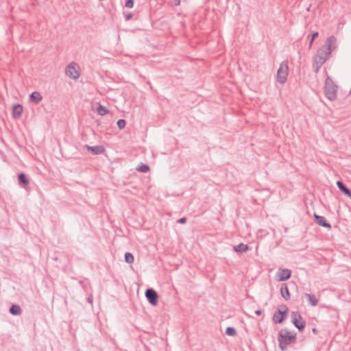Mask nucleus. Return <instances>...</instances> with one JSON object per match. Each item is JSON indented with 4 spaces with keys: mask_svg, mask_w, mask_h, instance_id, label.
<instances>
[{
    "mask_svg": "<svg viewBox=\"0 0 351 351\" xmlns=\"http://www.w3.org/2000/svg\"><path fill=\"white\" fill-rule=\"evenodd\" d=\"M9 312L12 315H20L22 313V309L18 304H13L10 308Z\"/></svg>",
    "mask_w": 351,
    "mask_h": 351,
    "instance_id": "2eb2a0df",
    "label": "nucleus"
},
{
    "mask_svg": "<svg viewBox=\"0 0 351 351\" xmlns=\"http://www.w3.org/2000/svg\"><path fill=\"white\" fill-rule=\"evenodd\" d=\"M337 86L333 80L328 76L325 80L324 92L326 97L330 101H333L337 97Z\"/></svg>",
    "mask_w": 351,
    "mask_h": 351,
    "instance_id": "7ed1b4c3",
    "label": "nucleus"
},
{
    "mask_svg": "<svg viewBox=\"0 0 351 351\" xmlns=\"http://www.w3.org/2000/svg\"><path fill=\"white\" fill-rule=\"evenodd\" d=\"M145 295L150 304L156 306L158 304V295L154 289H147Z\"/></svg>",
    "mask_w": 351,
    "mask_h": 351,
    "instance_id": "6e6552de",
    "label": "nucleus"
},
{
    "mask_svg": "<svg viewBox=\"0 0 351 351\" xmlns=\"http://www.w3.org/2000/svg\"><path fill=\"white\" fill-rule=\"evenodd\" d=\"M23 106L20 104H15L12 108V116L14 119L19 118L23 112Z\"/></svg>",
    "mask_w": 351,
    "mask_h": 351,
    "instance_id": "f8f14e48",
    "label": "nucleus"
},
{
    "mask_svg": "<svg viewBox=\"0 0 351 351\" xmlns=\"http://www.w3.org/2000/svg\"><path fill=\"white\" fill-rule=\"evenodd\" d=\"M335 41L336 38L334 36L328 37L324 45L318 49L313 61L318 62V64L321 63L324 64L331 53V47L332 45L335 43Z\"/></svg>",
    "mask_w": 351,
    "mask_h": 351,
    "instance_id": "f257e3e1",
    "label": "nucleus"
},
{
    "mask_svg": "<svg viewBox=\"0 0 351 351\" xmlns=\"http://www.w3.org/2000/svg\"><path fill=\"white\" fill-rule=\"evenodd\" d=\"M42 99L43 97L38 92H33L29 95V100L36 104H38L42 100Z\"/></svg>",
    "mask_w": 351,
    "mask_h": 351,
    "instance_id": "4468645a",
    "label": "nucleus"
},
{
    "mask_svg": "<svg viewBox=\"0 0 351 351\" xmlns=\"http://www.w3.org/2000/svg\"><path fill=\"white\" fill-rule=\"evenodd\" d=\"M323 64H318V62L313 61V66L315 73H317Z\"/></svg>",
    "mask_w": 351,
    "mask_h": 351,
    "instance_id": "b1692460",
    "label": "nucleus"
},
{
    "mask_svg": "<svg viewBox=\"0 0 351 351\" xmlns=\"http://www.w3.org/2000/svg\"><path fill=\"white\" fill-rule=\"evenodd\" d=\"M318 35L319 34L317 32L313 34L311 40L310 41V47H311L313 40L318 36Z\"/></svg>",
    "mask_w": 351,
    "mask_h": 351,
    "instance_id": "bb28decb",
    "label": "nucleus"
},
{
    "mask_svg": "<svg viewBox=\"0 0 351 351\" xmlns=\"http://www.w3.org/2000/svg\"><path fill=\"white\" fill-rule=\"evenodd\" d=\"M289 73V67L287 62H282L277 71V81L283 84L287 81V77Z\"/></svg>",
    "mask_w": 351,
    "mask_h": 351,
    "instance_id": "20e7f679",
    "label": "nucleus"
},
{
    "mask_svg": "<svg viewBox=\"0 0 351 351\" xmlns=\"http://www.w3.org/2000/svg\"><path fill=\"white\" fill-rule=\"evenodd\" d=\"M66 75L71 79L77 80L80 77L79 66L73 62L68 64L65 68Z\"/></svg>",
    "mask_w": 351,
    "mask_h": 351,
    "instance_id": "0eeeda50",
    "label": "nucleus"
},
{
    "mask_svg": "<svg viewBox=\"0 0 351 351\" xmlns=\"http://www.w3.org/2000/svg\"><path fill=\"white\" fill-rule=\"evenodd\" d=\"M281 296L285 300H289L290 299V293L287 284H282L280 288Z\"/></svg>",
    "mask_w": 351,
    "mask_h": 351,
    "instance_id": "ddd939ff",
    "label": "nucleus"
},
{
    "mask_svg": "<svg viewBox=\"0 0 351 351\" xmlns=\"http://www.w3.org/2000/svg\"><path fill=\"white\" fill-rule=\"evenodd\" d=\"M117 124L119 129H123L125 127L126 122L124 119H121L118 120Z\"/></svg>",
    "mask_w": 351,
    "mask_h": 351,
    "instance_id": "393cba45",
    "label": "nucleus"
},
{
    "mask_svg": "<svg viewBox=\"0 0 351 351\" xmlns=\"http://www.w3.org/2000/svg\"><path fill=\"white\" fill-rule=\"evenodd\" d=\"M125 261L128 263H132L134 262V256L130 252L125 254Z\"/></svg>",
    "mask_w": 351,
    "mask_h": 351,
    "instance_id": "5701e85b",
    "label": "nucleus"
},
{
    "mask_svg": "<svg viewBox=\"0 0 351 351\" xmlns=\"http://www.w3.org/2000/svg\"><path fill=\"white\" fill-rule=\"evenodd\" d=\"M315 222L319 226L330 229L331 225L326 221L324 217L314 214Z\"/></svg>",
    "mask_w": 351,
    "mask_h": 351,
    "instance_id": "9b49d317",
    "label": "nucleus"
},
{
    "mask_svg": "<svg viewBox=\"0 0 351 351\" xmlns=\"http://www.w3.org/2000/svg\"><path fill=\"white\" fill-rule=\"evenodd\" d=\"M87 301L88 303H90V304H93V298L91 295H90L88 298H87Z\"/></svg>",
    "mask_w": 351,
    "mask_h": 351,
    "instance_id": "c85d7f7f",
    "label": "nucleus"
},
{
    "mask_svg": "<svg viewBox=\"0 0 351 351\" xmlns=\"http://www.w3.org/2000/svg\"><path fill=\"white\" fill-rule=\"evenodd\" d=\"M132 14L131 13H130V14H127V15L125 16V20H126V21H128V20H130V19H132Z\"/></svg>",
    "mask_w": 351,
    "mask_h": 351,
    "instance_id": "c756f323",
    "label": "nucleus"
},
{
    "mask_svg": "<svg viewBox=\"0 0 351 351\" xmlns=\"http://www.w3.org/2000/svg\"><path fill=\"white\" fill-rule=\"evenodd\" d=\"M149 169H150L149 167L147 165H145V164H141L136 168L137 171L142 172V173H147L149 171Z\"/></svg>",
    "mask_w": 351,
    "mask_h": 351,
    "instance_id": "412c9836",
    "label": "nucleus"
},
{
    "mask_svg": "<svg viewBox=\"0 0 351 351\" xmlns=\"http://www.w3.org/2000/svg\"><path fill=\"white\" fill-rule=\"evenodd\" d=\"M173 3L175 5H179L180 4V0H173Z\"/></svg>",
    "mask_w": 351,
    "mask_h": 351,
    "instance_id": "7c9ffc66",
    "label": "nucleus"
},
{
    "mask_svg": "<svg viewBox=\"0 0 351 351\" xmlns=\"http://www.w3.org/2000/svg\"><path fill=\"white\" fill-rule=\"evenodd\" d=\"M125 5L129 8H132L134 6V0H126Z\"/></svg>",
    "mask_w": 351,
    "mask_h": 351,
    "instance_id": "a878e982",
    "label": "nucleus"
},
{
    "mask_svg": "<svg viewBox=\"0 0 351 351\" xmlns=\"http://www.w3.org/2000/svg\"><path fill=\"white\" fill-rule=\"evenodd\" d=\"M313 332L314 333H316V332H317L316 329H315V328H313Z\"/></svg>",
    "mask_w": 351,
    "mask_h": 351,
    "instance_id": "72a5a7b5",
    "label": "nucleus"
},
{
    "mask_svg": "<svg viewBox=\"0 0 351 351\" xmlns=\"http://www.w3.org/2000/svg\"><path fill=\"white\" fill-rule=\"evenodd\" d=\"M278 346L282 350L287 349L288 344H291L296 341V333L291 334L287 330H282L278 334Z\"/></svg>",
    "mask_w": 351,
    "mask_h": 351,
    "instance_id": "f03ea898",
    "label": "nucleus"
},
{
    "mask_svg": "<svg viewBox=\"0 0 351 351\" xmlns=\"http://www.w3.org/2000/svg\"><path fill=\"white\" fill-rule=\"evenodd\" d=\"M226 335L228 336H235L237 331L234 328L229 326L226 329Z\"/></svg>",
    "mask_w": 351,
    "mask_h": 351,
    "instance_id": "4be33fe9",
    "label": "nucleus"
},
{
    "mask_svg": "<svg viewBox=\"0 0 351 351\" xmlns=\"http://www.w3.org/2000/svg\"><path fill=\"white\" fill-rule=\"evenodd\" d=\"M288 307L286 305L280 306L273 316V320L275 323L280 324L286 319L288 314Z\"/></svg>",
    "mask_w": 351,
    "mask_h": 351,
    "instance_id": "423d86ee",
    "label": "nucleus"
},
{
    "mask_svg": "<svg viewBox=\"0 0 351 351\" xmlns=\"http://www.w3.org/2000/svg\"><path fill=\"white\" fill-rule=\"evenodd\" d=\"M186 222V217H182L178 220V223H185Z\"/></svg>",
    "mask_w": 351,
    "mask_h": 351,
    "instance_id": "cd10ccee",
    "label": "nucleus"
},
{
    "mask_svg": "<svg viewBox=\"0 0 351 351\" xmlns=\"http://www.w3.org/2000/svg\"><path fill=\"white\" fill-rule=\"evenodd\" d=\"M18 180L19 184L25 186L29 184V180L27 179L26 175L23 173H19L18 176Z\"/></svg>",
    "mask_w": 351,
    "mask_h": 351,
    "instance_id": "dca6fc26",
    "label": "nucleus"
},
{
    "mask_svg": "<svg viewBox=\"0 0 351 351\" xmlns=\"http://www.w3.org/2000/svg\"><path fill=\"white\" fill-rule=\"evenodd\" d=\"M291 276V271L289 269H282L278 271V280L280 281H285L290 278Z\"/></svg>",
    "mask_w": 351,
    "mask_h": 351,
    "instance_id": "9d476101",
    "label": "nucleus"
},
{
    "mask_svg": "<svg viewBox=\"0 0 351 351\" xmlns=\"http://www.w3.org/2000/svg\"><path fill=\"white\" fill-rule=\"evenodd\" d=\"M84 148L90 151L93 155H98L105 152V148L102 145L90 146L85 145Z\"/></svg>",
    "mask_w": 351,
    "mask_h": 351,
    "instance_id": "1a4fd4ad",
    "label": "nucleus"
},
{
    "mask_svg": "<svg viewBox=\"0 0 351 351\" xmlns=\"http://www.w3.org/2000/svg\"><path fill=\"white\" fill-rule=\"evenodd\" d=\"M97 112L99 114L104 116L108 113V110L104 106L99 104L97 108Z\"/></svg>",
    "mask_w": 351,
    "mask_h": 351,
    "instance_id": "aec40b11",
    "label": "nucleus"
},
{
    "mask_svg": "<svg viewBox=\"0 0 351 351\" xmlns=\"http://www.w3.org/2000/svg\"><path fill=\"white\" fill-rule=\"evenodd\" d=\"M255 314L257 315H261L262 314V311L261 310H256V311H255Z\"/></svg>",
    "mask_w": 351,
    "mask_h": 351,
    "instance_id": "2f4dec72",
    "label": "nucleus"
},
{
    "mask_svg": "<svg viewBox=\"0 0 351 351\" xmlns=\"http://www.w3.org/2000/svg\"><path fill=\"white\" fill-rule=\"evenodd\" d=\"M304 295L307 298L309 304H311L313 306H315L318 304V300L314 295L305 293Z\"/></svg>",
    "mask_w": 351,
    "mask_h": 351,
    "instance_id": "f3484780",
    "label": "nucleus"
},
{
    "mask_svg": "<svg viewBox=\"0 0 351 351\" xmlns=\"http://www.w3.org/2000/svg\"><path fill=\"white\" fill-rule=\"evenodd\" d=\"M348 197H349L351 199V191L350 190L348 194L346 195Z\"/></svg>",
    "mask_w": 351,
    "mask_h": 351,
    "instance_id": "473e14b6",
    "label": "nucleus"
},
{
    "mask_svg": "<svg viewBox=\"0 0 351 351\" xmlns=\"http://www.w3.org/2000/svg\"><path fill=\"white\" fill-rule=\"evenodd\" d=\"M248 250V245L243 243H241L239 245L234 246V250L237 252H245Z\"/></svg>",
    "mask_w": 351,
    "mask_h": 351,
    "instance_id": "a211bd4d",
    "label": "nucleus"
},
{
    "mask_svg": "<svg viewBox=\"0 0 351 351\" xmlns=\"http://www.w3.org/2000/svg\"><path fill=\"white\" fill-rule=\"evenodd\" d=\"M337 186H338L339 189L346 195L350 191V189L341 181H337Z\"/></svg>",
    "mask_w": 351,
    "mask_h": 351,
    "instance_id": "6ab92c4d",
    "label": "nucleus"
},
{
    "mask_svg": "<svg viewBox=\"0 0 351 351\" xmlns=\"http://www.w3.org/2000/svg\"><path fill=\"white\" fill-rule=\"evenodd\" d=\"M291 322L298 329L302 332L306 326V322L302 317L301 315L297 311H293L291 315Z\"/></svg>",
    "mask_w": 351,
    "mask_h": 351,
    "instance_id": "39448f33",
    "label": "nucleus"
}]
</instances>
